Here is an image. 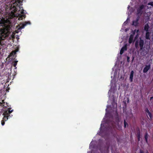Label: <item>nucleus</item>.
<instances>
[{
    "mask_svg": "<svg viewBox=\"0 0 153 153\" xmlns=\"http://www.w3.org/2000/svg\"><path fill=\"white\" fill-rule=\"evenodd\" d=\"M23 0H13L9 6L6 7V11L8 18L14 17L18 18V20H22L25 18V13L22 7L19 6L20 3Z\"/></svg>",
    "mask_w": 153,
    "mask_h": 153,
    "instance_id": "1",
    "label": "nucleus"
},
{
    "mask_svg": "<svg viewBox=\"0 0 153 153\" xmlns=\"http://www.w3.org/2000/svg\"><path fill=\"white\" fill-rule=\"evenodd\" d=\"M10 21L6 19H3L0 21V45L4 44L2 40L7 37L10 33Z\"/></svg>",
    "mask_w": 153,
    "mask_h": 153,
    "instance_id": "2",
    "label": "nucleus"
},
{
    "mask_svg": "<svg viewBox=\"0 0 153 153\" xmlns=\"http://www.w3.org/2000/svg\"><path fill=\"white\" fill-rule=\"evenodd\" d=\"M30 24V21L25 22L22 24H20L19 26L17 27V30H16L15 31L16 33H18L21 29L24 28L27 25Z\"/></svg>",
    "mask_w": 153,
    "mask_h": 153,
    "instance_id": "3",
    "label": "nucleus"
},
{
    "mask_svg": "<svg viewBox=\"0 0 153 153\" xmlns=\"http://www.w3.org/2000/svg\"><path fill=\"white\" fill-rule=\"evenodd\" d=\"M136 31V30H134V31H132L131 33V34L129 37L128 41L129 43L130 44L131 43L133 42L134 36L135 33Z\"/></svg>",
    "mask_w": 153,
    "mask_h": 153,
    "instance_id": "4",
    "label": "nucleus"
},
{
    "mask_svg": "<svg viewBox=\"0 0 153 153\" xmlns=\"http://www.w3.org/2000/svg\"><path fill=\"white\" fill-rule=\"evenodd\" d=\"M9 114L8 111H5L3 114V115L4 116L3 120L5 121L7 120L8 119V117Z\"/></svg>",
    "mask_w": 153,
    "mask_h": 153,
    "instance_id": "5",
    "label": "nucleus"
},
{
    "mask_svg": "<svg viewBox=\"0 0 153 153\" xmlns=\"http://www.w3.org/2000/svg\"><path fill=\"white\" fill-rule=\"evenodd\" d=\"M127 45L126 44L124 46L121 48L120 51V54H122L124 52L127 50Z\"/></svg>",
    "mask_w": 153,
    "mask_h": 153,
    "instance_id": "6",
    "label": "nucleus"
},
{
    "mask_svg": "<svg viewBox=\"0 0 153 153\" xmlns=\"http://www.w3.org/2000/svg\"><path fill=\"white\" fill-rule=\"evenodd\" d=\"M150 68V65H146L145 68L143 70V72L144 73H146L149 69Z\"/></svg>",
    "mask_w": 153,
    "mask_h": 153,
    "instance_id": "7",
    "label": "nucleus"
},
{
    "mask_svg": "<svg viewBox=\"0 0 153 153\" xmlns=\"http://www.w3.org/2000/svg\"><path fill=\"white\" fill-rule=\"evenodd\" d=\"M111 90L109 91V92H108V93L109 94H111V91L112 89V88H114V87L115 86V83L113 80L111 81Z\"/></svg>",
    "mask_w": 153,
    "mask_h": 153,
    "instance_id": "8",
    "label": "nucleus"
},
{
    "mask_svg": "<svg viewBox=\"0 0 153 153\" xmlns=\"http://www.w3.org/2000/svg\"><path fill=\"white\" fill-rule=\"evenodd\" d=\"M134 74V71H131L129 78L131 82H132L133 81Z\"/></svg>",
    "mask_w": 153,
    "mask_h": 153,
    "instance_id": "9",
    "label": "nucleus"
},
{
    "mask_svg": "<svg viewBox=\"0 0 153 153\" xmlns=\"http://www.w3.org/2000/svg\"><path fill=\"white\" fill-rule=\"evenodd\" d=\"M139 43V45L140 47V48L141 49L142 48L143 46V44H144L143 41V40H142L140 39V40Z\"/></svg>",
    "mask_w": 153,
    "mask_h": 153,
    "instance_id": "10",
    "label": "nucleus"
},
{
    "mask_svg": "<svg viewBox=\"0 0 153 153\" xmlns=\"http://www.w3.org/2000/svg\"><path fill=\"white\" fill-rule=\"evenodd\" d=\"M138 19L137 18L135 21H134L133 22V25L135 26H137L138 24Z\"/></svg>",
    "mask_w": 153,
    "mask_h": 153,
    "instance_id": "11",
    "label": "nucleus"
},
{
    "mask_svg": "<svg viewBox=\"0 0 153 153\" xmlns=\"http://www.w3.org/2000/svg\"><path fill=\"white\" fill-rule=\"evenodd\" d=\"M144 7V6L143 5H141L139 9L137 10V12L138 14L141 13V10Z\"/></svg>",
    "mask_w": 153,
    "mask_h": 153,
    "instance_id": "12",
    "label": "nucleus"
},
{
    "mask_svg": "<svg viewBox=\"0 0 153 153\" xmlns=\"http://www.w3.org/2000/svg\"><path fill=\"white\" fill-rule=\"evenodd\" d=\"M149 28V26L147 24H146L144 27V30L146 31L147 32Z\"/></svg>",
    "mask_w": 153,
    "mask_h": 153,
    "instance_id": "13",
    "label": "nucleus"
},
{
    "mask_svg": "<svg viewBox=\"0 0 153 153\" xmlns=\"http://www.w3.org/2000/svg\"><path fill=\"white\" fill-rule=\"evenodd\" d=\"M151 5V6L153 7V1L149 3L148 4L147 8H151V7L149 6Z\"/></svg>",
    "mask_w": 153,
    "mask_h": 153,
    "instance_id": "14",
    "label": "nucleus"
},
{
    "mask_svg": "<svg viewBox=\"0 0 153 153\" xmlns=\"http://www.w3.org/2000/svg\"><path fill=\"white\" fill-rule=\"evenodd\" d=\"M146 39H150L149 33V32H147L146 36Z\"/></svg>",
    "mask_w": 153,
    "mask_h": 153,
    "instance_id": "15",
    "label": "nucleus"
},
{
    "mask_svg": "<svg viewBox=\"0 0 153 153\" xmlns=\"http://www.w3.org/2000/svg\"><path fill=\"white\" fill-rule=\"evenodd\" d=\"M5 102H4V100H2L1 102H0V106H1L2 107H4L5 106Z\"/></svg>",
    "mask_w": 153,
    "mask_h": 153,
    "instance_id": "16",
    "label": "nucleus"
},
{
    "mask_svg": "<svg viewBox=\"0 0 153 153\" xmlns=\"http://www.w3.org/2000/svg\"><path fill=\"white\" fill-rule=\"evenodd\" d=\"M18 62V61H15L13 63V65L14 67H16L17 64V62Z\"/></svg>",
    "mask_w": 153,
    "mask_h": 153,
    "instance_id": "17",
    "label": "nucleus"
},
{
    "mask_svg": "<svg viewBox=\"0 0 153 153\" xmlns=\"http://www.w3.org/2000/svg\"><path fill=\"white\" fill-rule=\"evenodd\" d=\"M136 33H137V36H136V37L135 38V39H136L137 37V36L139 35V30H137Z\"/></svg>",
    "mask_w": 153,
    "mask_h": 153,
    "instance_id": "18",
    "label": "nucleus"
},
{
    "mask_svg": "<svg viewBox=\"0 0 153 153\" xmlns=\"http://www.w3.org/2000/svg\"><path fill=\"white\" fill-rule=\"evenodd\" d=\"M10 108H8V112H9V114H10L11 113H12L13 112V110H11H11H10Z\"/></svg>",
    "mask_w": 153,
    "mask_h": 153,
    "instance_id": "19",
    "label": "nucleus"
},
{
    "mask_svg": "<svg viewBox=\"0 0 153 153\" xmlns=\"http://www.w3.org/2000/svg\"><path fill=\"white\" fill-rule=\"evenodd\" d=\"M148 137V135L147 134H146L145 135V140H146V142H147V139Z\"/></svg>",
    "mask_w": 153,
    "mask_h": 153,
    "instance_id": "20",
    "label": "nucleus"
},
{
    "mask_svg": "<svg viewBox=\"0 0 153 153\" xmlns=\"http://www.w3.org/2000/svg\"><path fill=\"white\" fill-rule=\"evenodd\" d=\"M108 108V106H107V108L106 109V114H105V116H107L108 114V112L107 111Z\"/></svg>",
    "mask_w": 153,
    "mask_h": 153,
    "instance_id": "21",
    "label": "nucleus"
},
{
    "mask_svg": "<svg viewBox=\"0 0 153 153\" xmlns=\"http://www.w3.org/2000/svg\"><path fill=\"white\" fill-rule=\"evenodd\" d=\"M4 121H5L4 120H3H3L1 121V124L2 126L4 125Z\"/></svg>",
    "mask_w": 153,
    "mask_h": 153,
    "instance_id": "22",
    "label": "nucleus"
},
{
    "mask_svg": "<svg viewBox=\"0 0 153 153\" xmlns=\"http://www.w3.org/2000/svg\"><path fill=\"white\" fill-rule=\"evenodd\" d=\"M138 42L137 41H136L135 43V46L136 48H137L138 46Z\"/></svg>",
    "mask_w": 153,
    "mask_h": 153,
    "instance_id": "23",
    "label": "nucleus"
},
{
    "mask_svg": "<svg viewBox=\"0 0 153 153\" xmlns=\"http://www.w3.org/2000/svg\"><path fill=\"white\" fill-rule=\"evenodd\" d=\"M16 51H13L11 53V54H15L16 53Z\"/></svg>",
    "mask_w": 153,
    "mask_h": 153,
    "instance_id": "24",
    "label": "nucleus"
},
{
    "mask_svg": "<svg viewBox=\"0 0 153 153\" xmlns=\"http://www.w3.org/2000/svg\"><path fill=\"white\" fill-rule=\"evenodd\" d=\"M127 24V22L126 21L124 22V23H123V25H125Z\"/></svg>",
    "mask_w": 153,
    "mask_h": 153,
    "instance_id": "25",
    "label": "nucleus"
},
{
    "mask_svg": "<svg viewBox=\"0 0 153 153\" xmlns=\"http://www.w3.org/2000/svg\"><path fill=\"white\" fill-rule=\"evenodd\" d=\"M148 113H149V117H151V114H150V113H149V111L148 112Z\"/></svg>",
    "mask_w": 153,
    "mask_h": 153,
    "instance_id": "26",
    "label": "nucleus"
},
{
    "mask_svg": "<svg viewBox=\"0 0 153 153\" xmlns=\"http://www.w3.org/2000/svg\"><path fill=\"white\" fill-rule=\"evenodd\" d=\"M126 123L125 121V122H124V126L125 127H126Z\"/></svg>",
    "mask_w": 153,
    "mask_h": 153,
    "instance_id": "27",
    "label": "nucleus"
},
{
    "mask_svg": "<svg viewBox=\"0 0 153 153\" xmlns=\"http://www.w3.org/2000/svg\"><path fill=\"white\" fill-rule=\"evenodd\" d=\"M103 125V122H102L101 124V128H102V126Z\"/></svg>",
    "mask_w": 153,
    "mask_h": 153,
    "instance_id": "28",
    "label": "nucleus"
},
{
    "mask_svg": "<svg viewBox=\"0 0 153 153\" xmlns=\"http://www.w3.org/2000/svg\"><path fill=\"white\" fill-rule=\"evenodd\" d=\"M153 99V97H151V100H152Z\"/></svg>",
    "mask_w": 153,
    "mask_h": 153,
    "instance_id": "29",
    "label": "nucleus"
},
{
    "mask_svg": "<svg viewBox=\"0 0 153 153\" xmlns=\"http://www.w3.org/2000/svg\"><path fill=\"white\" fill-rule=\"evenodd\" d=\"M140 153H143V151H141Z\"/></svg>",
    "mask_w": 153,
    "mask_h": 153,
    "instance_id": "30",
    "label": "nucleus"
},
{
    "mask_svg": "<svg viewBox=\"0 0 153 153\" xmlns=\"http://www.w3.org/2000/svg\"><path fill=\"white\" fill-rule=\"evenodd\" d=\"M141 54L142 56L143 55V54H142V52L141 53Z\"/></svg>",
    "mask_w": 153,
    "mask_h": 153,
    "instance_id": "31",
    "label": "nucleus"
},
{
    "mask_svg": "<svg viewBox=\"0 0 153 153\" xmlns=\"http://www.w3.org/2000/svg\"><path fill=\"white\" fill-rule=\"evenodd\" d=\"M6 103V104L8 106V105H7V103Z\"/></svg>",
    "mask_w": 153,
    "mask_h": 153,
    "instance_id": "32",
    "label": "nucleus"
},
{
    "mask_svg": "<svg viewBox=\"0 0 153 153\" xmlns=\"http://www.w3.org/2000/svg\"><path fill=\"white\" fill-rule=\"evenodd\" d=\"M129 6H128V8H129Z\"/></svg>",
    "mask_w": 153,
    "mask_h": 153,
    "instance_id": "33",
    "label": "nucleus"
},
{
    "mask_svg": "<svg viewBox=\"0 0 153 153\" xmlns=\"http://www.w3.org/2000/svg\"><path fill=\"white\" fill-rule=\"evenodd\" d=\"M105 119V118H104V119H103V121H104Z\"/></svg>",
    "mask_w": 153,
    "mask_h": 153,
    "instance_id": "34",
    "label": "nucleus"
},
{
    "mask_svg": "<svg viewBox=\"0 0 153 153\" xmlns=\"http://www.w3.org/2000/svg\"><path fill=\"white\" fill-rule=\"evenodd\" d=\"M127 59H129V57H127Z\"/></svg>",
    "mask_w": 153,
    "mask_h": 153,
    "instance_id": "35",
    "label": "nucleus"
},
{
    "mask_svg": "<svg viewBox=\"0 0 153 153\" xmlns=\"http://www.w3.org/2000/svg\"><path fill=\"white\" fill-rule=\"evenodd\" d=\"M13 36H13V37H13H13H13Z\"/></svg>",
    "mask_w": 153,
    "mask_h": 153,
    "instance_id": "36",
    "label": "nucleus"
},
{
    "mask_svg": "<svg viewBox=\"0 0 153 153\" xmlns=\"http://www.w3.org/2000/svg\"><path fill=\"white\" fill-rule=\"evenodd\" d=\"M152 39H153V38Z\"/></svg>",
    "mask_w": 153,
    "mask_h": 153,
    "instance_id": "37",
    "label": "nucleus"
}]
</instances>
